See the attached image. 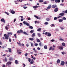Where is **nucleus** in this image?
I'll return each instance as SVG.
<instances>
[{
    "mask_svg": "<svg viewBox=\"0 0 67 67\" xmlns=\"http://www.w3.org/2000/svg\"><path fill=\"white\" fill-rule=\"evenodd\" d=\"M35 36V33H33L32 36V37H34Z\"/></svg>",
    "mask_w": 67,
    "mask_h": 67,
    "instance_id": "obj_16",
    "label": "nucleus"
},
{
    "mask_svg": "<svg viewBox=\"0 0 67 67\" xmlns=\"http://www.w3.org/2000/svg\"><path fill=\"white\" fill-rule=\"evenodd\" d=\"M1 21L2 22H4V23H5V21L4 19L2 18V19H1Z\"/></svg>",
    "mask_w": 67,
    "mask_h": 67,
    "instance_id": "obj_7",
    "label": "nucleus"
},
{
    "mask_svg": "<svg viewBox=\"0 0 67 67\" xmlns=\"http://www.w3.org/2000/svg\"><path fill=\"white\" fill-rule=\"evenodd\" d=\"M47 34H48V32H46L45 33V35H46Z\"/></svg>",
    "mask_w": 67,
    "mask_h": 67,
    "instance_id": "obj_54",
    "label": "nucleus"
},
{
    "mask_svg": "<svg viewBox=\"0 0 67 67\" xmlns=\"http://www.w3.org/2000/svg\"><path fill=\"white\" fill-rule=\"evenodd\" d=\"M62 54H63V55H64L65 54V52H62Z\"/></svg>",
    "mask_w": 67,
    "mask_h": 67,
    "instance_id": "obj_52",
    "label": "nucleus"
},
{
    "mask_svg": "<svg viewBox=\"0 0 67 67\" xmlns=\"http://www.w3.org/2000/svg\"><path fill=\"white\" fill-rule=\"evenodd\" d=\"M29 28L30 29H33V27L32 26H30L29 27Z\"/></svg>",
    "mask_w": 67,
    "mask_h": 67,
    "instance_id": "obj_28",
    "label": "nucleus"
},
{
    "mask_svg": "<svg viewBox=\"0 0 67 67\" xmlns=\"http://www.w3.org/2000/svg\"><path fill=\"white\" fill-rule=\"evenodd\" d=\"M37 35L38 36H39V37H40L41 36V34H40L38 33L37 34Z\"/></svg>",
    "mask_w": 67,
    "mask_h": 67,
    "instance_id": "obj_37",
    "label": "nucleus"
},
{
    "mask_svg": "<svg viewBox=\"0 0 67 67\" xmlns=\"http://www.w3.org/2000/svg\"><path fill=\"white\" fill-rule=\"evenodd\" d=\"M62 46H65V45H66L65 43H62Z\"/></svg>",
    "mask_w": 67,
    "mask_h": 67,
    "instance_id": "obj_19",
    "label": "nucleus"
},
{
    "mask_svg": "<svg viewBox=\"0 0 67 67\" xmlns=\"http://www.w3.org/2000/svg\"><path fill=\"white\" fill-rule=\"evenodd\" d=\"M55 1L56 3H57V0H55Z\"/></svg>",
    "mask_w": 67,
    "mask_h": 67,
    "instance_id": "obj_60",
    "label": "nucleus"
},
{
    "mask_svg": "<svg viewBox=\"0 0 67 67\" xmlns=\"http://www.w3.org/2000/svg\"><path fill=\"white\" fill-rule=\"evenodd\" d=\"M11 13L12 14H14L15 12L13 10H12V11L11 12Z\"/></svg>",
    "mask_w": 67,
    "mask_h": 67,
    "instance_id": "obj_14",
    "label": "nucleus"
},
{
    "mask_svg": "<svg viewBox=\"0 0 67 67\" xmlns=\"http://www.w3.org/2000/svg\"><path fill=\"white\" fill-rule=\"evenodd\" d=\"M26 25H27V26H30V25L29 24V23H26Z\"/></svg>",
    "mask_w": 67,
    "mask_h": 67,
    "instance_id": "obj_27",
    "label": "nucleus"
},
{
    "mask_svg": "<svg viewBox=\"0 0 67 67\" xmlns=\"http://www.w3.org/2000/svg\"><path fill=\"white\" fill-rule=\"evenodd\" d=\"M3 44L1 41H0V45H2Z\"/></svg>",
    "mask_w": 67,
    "mask_h": 67,
    "instance_id": "obj_58",
    "label": "nucleus"
},
{
    "mask_svg": "<svg viewBox=\"0 0 67 67\" xmlns=\"http://www.w3.org/2000/svg\"><path fill=\"white\" fill-rule=\"evenodd\" d=\"M41 29L40 28H39L37 30V31L38 32H40V31H41Z\"/></svg>",
    "mask_w": 67,
    "mask_h": 67,
    "instance_id": "obj_25",
    "label": "nucleus"
},
{
    "mask_svg": "<svg viewBox=\"0 0 67 67\" xmlns=\"http://www.w3.org/2000/svg\"><path fill=\"white\" fill-rule=\"evenodd\" d=\"M39 2H43V1L42 0H40L39 1Z\"/></svg>",
    "mask_w": 67,
    "mask_h": 67,
    "instance_id": "obj_36",
    "label": "nucleus"
},
{
    "mask_svg": "<svg viewBox=\"0 0 67 67\" xmlns=\"http://www.w3.org/2000/svg\"><path fill=\"white\" fill-rule=\"evenodd\" d=\"M64 64H65V62L64 61H62L61 63V65H62V66H64Z\"/></svg>",
    "mask_w": 67,
    "mask_h": 67,
    "instance_id": "obj_6",
    "label": "nucleus"
},
{
    "mask_svg": "<svg viewBox=\"0 0 67 67\" xmlns=\"http://www.w3.org/2000/svg\"><path fill=\"white\" fill-rule=\"evenodd\" d=\"M38 7H39L37 6H34L33 7V8H34V9L35 8H38Z\"/></svg>",
    "mask_w": 67,
    "mask_h": 67,
    "instance_id": "obj_17",
    "label": "nucleus"
},
{
    "mask_svg": "<svg viewBox=\"0 0 67 67\" xmlns=\"http://www.w3.org/2000/svg\"><path fill=\"white\" fill-rule=\"evenodd\" d=\"M34 17L35 18H36V19H40V18L38 17V16H36V15H35Z\"/></svg>",
    "mask_w": 67,
    "mask_h": 67,
    "instance_id": "obj_10",
    "label": "nucleus"
},
{
    "mask_svg": "<svg viewBox=\"0 0 67 67\" xmlns=\"http://www.w3.org/2000/svg\"><path fill=\"white\" fill-rule=\"evenodd\" d=\"M57 17H55L54 18V20H57Z\"/></svg>",
    "mask_w": 67,
    "mask_h": 67,
    "instance_id": "obj_40",
    "label": "nucleus"
},
{
    "mask_svg": "<svg viewBox=\"0 0 67 67\" xmlns=\"http://www.w3.org/2000/svg\"><path fill=\"white\" fill-rule=\"evenodd\" d=\"M5 62H7L8 61V59H7V58L6 57H5Z\"/></svg>",
    "mask_w": 67,
    "mask_h": 67,
    "instance_id": "obj_30",
    "label": "nucleus"
},
{
    "mask_svg": "<svg viewBox=\"0 0 67 67\" xmlns=\"http://www.w3.org/2000/svg\"><path fill=\"white\" fill-rule=\"evenodd\" d=\"M12 62L9 61L8 62L6 63V66L7 67H11V65L12 64Z\"/></svg>",
    "mask_w": 67,
    "mask_h": 67,
    "instance_id": "obj_2",
    "label": "nucleus"
},
{
    "mask_svg": "<svg viewBox=\"0 0 67 67\" xmlns=\"http://www.w3.org/2000/svg\"><path fill=\"white\" fill-rule=\"evenodd\" d=\"M27 8V7H24V6L23 7V8L24 9H26Z\"/></svg>",
    "mask_w": 67,
    "mask_h": 67,
    "instance_id": "obj_50",
    "label": "nucleus"
},
{
    "mask_svg": "<svg viewBox=\"0 0 67 67\" xmlns=\"http://www.w3.org/2000/svg\"><path fill=\"white\" fill-rule=\"evenodd\" d=\"M60 60L59 59H58L57 61V63H60Z\"/></svg>",
    "mask_w": 67,
    "mask_h": 67,
    "instance_id": "obj_31",
    "label": "nucleus"
},
{
    "mask_svg": "<svg viewBox=\"0 0 67 67\" xmlns=\"http://www.w3.org/2000/svg\"><path fill=\"white\" fill-rule=\"evenodd\" d=\"M63 21V20L62 19H59V22H62Z\"/></svg>",
    "mask_w": 67,
    "mask_h": 67,
    "instance_id": "obj_22",
    "label": "nucleus"
},
{
    "mask_svg": "<svg viewBox=\"0 0 67 67\" xmlns=\"http://www.w3.org/2000/svg\"><path fill=\"white\" fill-rule=\"evenodd\" d=\"M56 7H57V5H56L54 4L52 5V8H53L54 9L55 8H56Z\"/></svg>",
    "mask_w": 67,
    "mask_h": 67,
    "instance_id": "obj_4",
    "label": "nucleus"
},
{
    "mask_svg": "<svg viewBox=\"0 0 67 67\" xmlns=\"http://www.w3.org/2000/svg\"><path fill=\"white\" fill-rule=\"evenodd\" d=\"M29 40H30V41H33L34 40V38H29Z\"/></svg>",
    "mask_w": 67,
    "mask_h": 67,
    "instance_id": "obj_23",
    "label": "nucleus"
},
{
    "mask_svg": "<svg viewBox=\"0 0 67 67\" xmlns=\"http://www.w3.org/2000/svg\"><path fill=\"white\" fill-rule=\"evenodd\" d=\"M28 59H29V62H31V58H28Z\"/></svg>",
    "mask_w": 67,
    "mask_h": 67,
    "instance_id": "obj_43",
    "label": "nucleus"
},
{
    "mask_svg": "<svg viewBox=\"0 0 67 67\" xmlns=\"http://www.w3.org/2000/svg\"><path fill=\"white\" fill-rule=\"evenodd\" d=\"M5 67V65H4L2 66V67Z\"/></svg>",
    "mask_w": 67,
    "mask_h": 67,
    "instance_id": "obj_64",
    "label": "nucleus"
},
{
    "mask_svg": "<svg viewBox=\"0 0 67 67\" xmlns=\"http://www.w3.org/2000/svg\"><path fill=\"white\" fill-rule=\"evenodd\" d=\"M46 20L47 21H49L50 20V19L48 18H47L46 19Z\"/></svg>",
    "mask_w": 67,
    "mask_h": 67,
    "instance_id": "obj_26",
    "label": "nucleus"
},
{
    "mask_svg": "<svg viewBox=\"0 0 67 67\" xmlns=\"http://www.w3.org/2000/svg\"><path fill=\"white\" fill-rule=\"evenodd\" d=\"M23 65H24L23 67H25V65L24 64V63Z\"/></svg>",
    "mask_w": 67,
    "mask_h": 67,
    "instance_id": "obj_63",
    "label": "nucleus"
},
{
    "mask_svg": "<svg viewBox=\"0 0 67 67\" xmlns=\"http://www.w3.org/2000/svg\"><path fill=\"white\" fill-rule=\"evenodd\" d=\"M52 47H51L49 49V50L50 51L52 50Z\"/></svg>",
    "mask_w": 67,
    "mask_h": 67,
    "instance_id": "obj_41",
    "label": "nucleus"
},
{
    "mask_svg": "<svg viewBox=\"0 0 67 67\" xmlns=\"http://www.w3.org/2000/svg\"><path fill=\"white\" fill-rule=\"evenodd\" d=\"M22 33L23 34H24L26 35H29V34L27 33H26V32L25 31L23 32V31L22 30H18L17 32V33H18V34H20V33Z\"/></svg>",
    "mask_w": 67,
    "mask_h": 67,
    "instance_id": "obj_1",
    "label": "nucleus"
},
{
    "mask_svg": "<svg viewBox=\"0 0 67 67\" xmlns=\"http://www.w3.org/2000/svg\"><path fill=\"white\" fill-rule=\"evenodd\" d=\"M37 49L38 50H40V48L38 47L37 48Z\"/></svg>",
    "mask_w": 67,
    "mask_h": 67,
    "instance_id": "obj_62",
    "label": "nucleus"
},
{
    "mask_svg": "<svg viewBox=\"0 0 67 67\" xmlns=\"http://www.w3.org/2000/svg\"><path fill=\"white\" fill-rule=\"evenodd\" d=\"M26 46L27 47H29V44H26Z\"/></svg>",
    "mask_w": 67,
    "mask_h": 67,
    "instance_id": "obj_57",
    "label": "nucleus"
},
{
    "mask_svg": "<svg viewBox=\"0 0 67 67\" xmlns=\"http://www.w3.org/2000/svg\"><path fill=\"white\" fill-rule=\"evenodd\" d=\"M23 23L25 25L26 24V22L25 21H24L23 22Z\"/></svg>",
    "mask_w": 67,
    "mask_h": 67,
    "instance_id": "obj_44",
    "label": "nucleus"
},
{
    "mask_svg": "<svg viewBox=\"0 0 67 67\" xmlns=\"http://www.w3.org/2000/svg\"><path fill=\"white\" fill-rule=\"evenodd\" d=\"M9 42H11V41H12L11 40V38H9Z\"/></svg>",
    "mask_w": 67,
    "mask_h": 67,
    "instance_id": "obj_38",
    "label": "nucleus"
},
{
    "mask_svg": "<svg viewBox=\"0 0 67 67\" xmlns=\"http://www.w3.org/2000/svg\"><path fill=\"white\" fill-rule=\"evenodd\" d=\"M59 49H61V50H63V48H64L63 46H61L60 47H59Z\"/></svg>",
    "mask_w": 67,
    "mask_h": 67,
    "instance_id": "obj_15",
    "label": "nucleus"
},
{
    "mask_svg": "<svg viewBox=\"0 0 67 67\" xmlns=\"http://www.w3.org/2000/svg\"><path fill=\"white\" fill-rule=\"evenodd\" d=\"M37 42H40V39H37Z\"/></svg>",
    "mask_w": 67,
    "mask_h": 67,
    "instance_id": "obj_33",
    "label": "nucleus"
},
{
    "mask_svg": "<svg viewBox=\"0 0 67 67\" xmlns=\"http://www.w3.org/2000/svg\"><path fill=\"white\" fill-rule=\"evenodd\" d=\"M60 41H64V39H60Z\"/></svg>",
    "mask_w": 67,
    "mask_h": 67,
    "instance_id": "obj_61",
    "label": "nucleus"
},
{
    "mask_svg": "<svg viewBox=\"0 0 67 67\" xmlns=\"http://www.w3.org/2000/svg\"><path fill=\"white\" fill-rule=\"evenodd\" d=\"M59 15H61V16H64V13H62L59 14Z\"/></svg>",
    "mask_w": 67,
    "mask_h": 67,
    "instance_id": "obj_11",
    "label": "nucleus"
},
{
    "mask_svg": "<svg viewBox=\"0 0 67 67\" xmlns=\"http://www.w3.org/2000/svg\"><path fill=\"white\" fill-rule=\"evenodd\" d=\"M40 39L41 41H43V38H40Z\"/></svg>",
    "mask_w": 67,
    "mask_h": 67,
    "instance_id": "obj_59",
    "label": "nucleus"
},
{
    "mask_svg": "<svg viewBox=\"0 0 67 67\" xmlns=\"http://www.w3.org/2000/svg\"><path fill=\"white\" fill-rule=\"evenodd\" d=\"M27 53H26L25 54V56H27Z\"/></svg>",
    "mask_w": 67,
    "mask_h": 67,
    "instance_id": "obj_48",
    "label": "nucleus"
},
{
    "mask_svg": "<svg viewBox=\"0 0 67 67\" xmlns=\"http://www.w3.org/2000/svg\"><path fill=\"white\" fill-rule=\"evenodd\" d=\"M51 41L53 42H54V41H55V40L54 39H52V40H51Z\"/></svg>",
    "mask_w": 67,
    "mask_h": 67,
    "instance_id": "obj_49",
    "label": "nucleus"
},
{
    "mask_svg": "<svg viewBox=\"0 0 67 67\" xmlns=\"http://www.w3.org/2000/svg\"><path fill=\"white\" fill-rule=\"evenodd\" d=\"M51 5H49L48 6V7L47 8V9H50L51 8Z\"/></svg>",
    "mask_w": 67,
    "mask_h": 67,
    "instance_id": "obj_12",
    "label": "nucleus"
},
{
    "mask_svg": "<svg viewBox=\"0 0 67 67\" xmlns=\"http://www.w3.org/2000/svg\"><path fill=\"white\" fill-rule=\"evenodd\" d=\"M30 32L31 33H33L34 32V30H31V31H30Z\"/></svg>",
    "mask_w": 67,
    "mask_h": 67,
    "instance_id": "obj_39",
    "label": "nucleus"
},
{
    "mask_svg": "<svg viewBox=\"0 0 67 67\" xmlns=\"http://www.w3.org/2000/svg\"><path fill=\"white\" fill-rule=\"evenodd\" d=\"M34 62V61H33V62L31 61L30 62L31 64H33Z\"/></svg>",
    "mask_w": 67,
    "mask_h": 67,
    "instance_id": "obj_34",
    "label": "nucleus"
},
{
    "mask_svg": "<svg viewBox=\"0 0 67 67\" xmlns=\"http://www.w3.org/2000/svg\"><path fill=\"white\" fill-rule=\"evenodd\" d=\"M58 11V8H56L54 10V11L55 12H57Z\"/></svg>",
    "mask_w": 67,
    "mask_h": 67,
    "instance_id": "obj_5",
    "label": "nucleus"
},
{
    "mask_svg": "<svg viewBox=\"0 0 67 67\" xmlns=\"http://www.w3.org/2000/svg\"><path fill=\"white\" fill-rule=\"evenodd\" d=\"M9 60L10 61H12V60H13V58L12 57H10L9 59Z\"/></svg>",
    "mask_w": 67,
    "mask_h": 67,
    "instance_id": "obj_24",
    "label": "nucleus"
},
{
    "mask_svg": "<svg viewBox=\"0 0 67 67\" xmlns=\"http://www.w3.org/2000/svg\"><path fill=\"white\" fill-rule=\"evenodd\" d=\"M8 51L9 52H11V48H10L9 49V50Z\"/></svg>",
    "mask_w": 67,
    "mask_h": 67,
    "instance_id": "obj_45",
    "label": "nucleus"
},
{
    "mask_svg": "<svg viewBox=\"0 0 67 67\" xmlns=\"http://www.w3.org/2000/svg\"><path fill=\"white\" fill-rule=\"evenodd\" d=\"M35 45L36 46H37L38 45V44L37 43H35Z\"/></svg>",
    "mask_w": 67,
    "mask_h": 67,
    "instance_id": "obj_47",
    "label": "nucleus"
},
{
    "mask_svg": "<svg viewBox=\"0 0 67 67\" xmlns=\"http://www.w3.org/2000/svg\"><path fill=\"white\" fill-rule=\"evenodd\" d=\"M60 2V0H57V3H59Z\"/></svg>",
    "mask_w": 67,
    "mask_h": 67,
    "instance_id": "obj_46",
    "label": "nucleus"
},
{
    "mask_svg": "<svg viewBox=\"0 0 67 67\" xmlns=\"http://www.w3.org/2000/svg\"><path fill=\"white\" fill-rule=\"evenodd\" d=\"M44 48L46 49H47V46L46 45H45L44 46Z\"/></svg>",
    "mask_w": 67,
    "mask_h": 67,
    "instance_id": "obj_18",
    "label": "nucleus"
},
{
    "mask_svg": "<svg viewBox=\"0 0 67 67\" xmlns=\"http://www.w3.org/2000/svg\"><path fill=\"white\" fill-rule=\"evenodd\" d=\"M52 51H54V50H55V48H52Z\"/></svg>",
    "mask_w": 67,
    "mask_h": 67,
    "instance_id": "obj_55",
    "label": "nucleus"
},
{
    "mask_svg": "<svg viewBox=\"0 0 67 67\" xmlns=\"http://www.w3.org/2000/svg\"><path fill=\"white\" fill-rule=\"evenodd\" d=\"M14 36H15V38H16V34H15L14 35Z\"/></svg>",
    "mask_w": 67,
    "mask_h": 67,
    "instance_id": "obj_53",
    "label": "nucleus"
},
{
    "mask_svg": "<svg viewBox=\"0 0 67 67\" xmlns=\"http://www.w3.org/2000/svg\"><path fill=\"white\" fill-rule=\"evenodd\" d=\"M15 63L16 64H18V63H19V62L17 60H16L15 61Z\"/></svg>",
    "mask_w": 67,
    "mask_h": 67,
    "instance_id": "obj_13",
    "label": "nucleus"
},
{
    "mask_svg": "<svg viewBox=\"0 0 67 67\" xmlns=\"http://www.w3.org/2000/svg\"><path fill=\"white\" fill-rule=\"evenodd\" d=\"M48 24V23L47 22H46L44 23V24H45L46 25H47Z\"/></svg>",
    "mask_w": 67,
    "mask_h": 67,
    "instance_id": "obj_42",
    "label": "nucleus"
},
{
    "mask_svg": "<svg viewBox=\"0 0 67 67\" xmlns=\"http://www.w3.org/2000/svg\"><path fill=\"white\" fill-rule=\"evenodd\" d=\"M35 24H36V23H40V22L38 21H35Z\"/></svg>",
    "mask_w": 67,
    "mask_h": 67,
    "instance_id": "obj_20",
    "label": "nucleus"
},
{
    "mask_svg": "<svg viewBox=\"0 0 67 67\" xmlns=\"http://www.w3.org/2000/svg\"><path fill=\"white\" fill-rule=\"evenodd\" d=\"M39 45L40 46H42V44L41 43V42H40V43L39 44Z\"/></svg>",
    "mask_w": 67,
    "mask_h": 67,
    "instance_id": "obj_35",
    "label": "nucleus"
},
{
    "mask_svg": "<svg viewBox=\"0 0 67 67\" xmlns=\"http://www.w3.org/2000/svg\"><path fill=\"white\" fill-rule=\"evenodd\" d=\"M5 29L6 30H9V27L7 26L5 27Z\"/></svg>",
    "mask_w": 67,
    "mask_h": 67,
    "instance_id": "obj_29",
    "label": "nucleus"
},
{
    "mask_svg": "<svg viewBox=\"0 0 67 67\" xmlns=\"http://www.w3.org/2000/svg\"><path fill=\"white\" fill-rule=\"evenodd\" d=\"M62 20H66V18L65 17H64L62 18Z\"/></svg>",
    "mask_w": 67,
    "mask_h": 67,
    "instance_id": "obj_32",
    "label": "nucleus"
},
{
    "mask_svg": "<svg viewBox=\"0 0 67 67\" xmlns=\"http://www.w3.org/2000/svg\"><path fill=\"white\" fill-rule=\"evenodd\" d=\"M60 28L62 30H64V28L63 27H60Z\"/></svg>",
    "mask_w": 67,
    "mask_h": 67,
    "instance_id": "obj_56",
    "label": "nucleus"
},
{
    "mask_svg": "<svg viewBox=\"0 0 67 67\" xmlns=\"http://www.w3.org/2000/svg\"><path fill=\"white\" fill-rule=\"evenodd\" d=\"M51 35H51V33H50V32L48 33L47 34L48 36L49 37L50 36H51Z\"/></svg>",
    "mask_w": 67,
    "mask_h": 67,
    "instance_id": "obj_9",
    "label": "nucleus"
},
{
    "mask_svg": "<svg viewBox=\"0 0 67 67\" xmlns=\"http://www.w3.org/2000/svg\"><path fill=\"white\" fill-rule=\"evenodd\" d=\"M7 35L6 34H5L4 35V36L5 37V38L6 40H8L9 39V36L8 35Z\"/></svg>",
    "mask_w": 67,
    "mask_h": 67,
    "instance_id": "obj_3",
    "label": "nucleus"
},
{
    "mask_svg": "<svg viewBox=\"0 0 67 67\" xmlns=\"http://www.w3.org/2000/svg\"><path fill=\"white\" fill-rule=\"evenodd\" d=\"M31 46H33V43H31Z\"/></svg>",
    "mask_w": 67,
    "mask_h": 67,
    "instance_id": "obj_51",
    "label": "nucleus"
},
{
    "mask_svg": "<svg viewBox=\"0 0 67 67\" xmlns=\"http://www.w3.org/2000/svg\"><path fill=\"white\" fill-rule=\"evenodd\" d=\"M13 34L12 32H8L7 34V35H12Z\"/></svg>",
    "mask_w": 67,
    "mask_h": 67,
    "instance_id": "obj_8",
    "label": "nucleus"
},
{
    "mask_svg": "<svg viewBox=\"0 0 67 67\" xmlns=\"http://www.w3.org/2000/svg\"><path fill=\"white\" fill-rule=\"evenodd\" d=\"M19 51H19L18 50H17V52L18 53H19V54H21V52H19Z\"/></svg>",
    "mask_w": 67,
    "mask_h": 67,
    "instance_id": "obj_21",
    "label": "nucleus"
}]
</instances>
